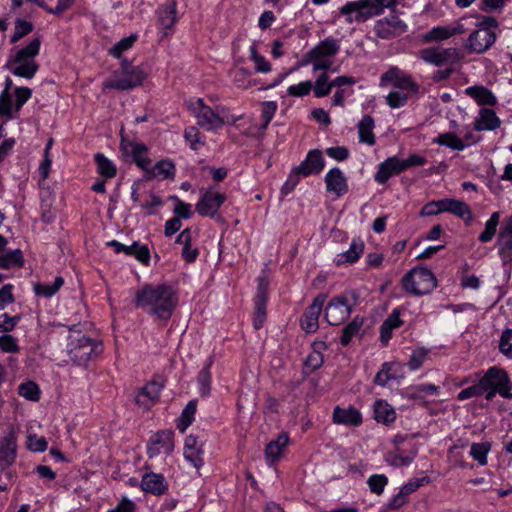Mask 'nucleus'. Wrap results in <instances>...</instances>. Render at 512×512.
Wrapping results in <instances>:
<instances>
[{"instance_id": "nucleus-63", "label": "nucleus", "mask_w": 512, "mask_h": 512, "mask_svg": "<svg viewBox=\"0 0 512 512\" xmlns=\"http://www.w3.org/2000/svg\"><path fill=\"white\" fill-rule=\"evenodd\" d=\"M0 348L4 352L8 353H16L19 351V346L17 344L16 338L9 334L0 337Z\"/></svg>"}, {"instance_id": "nucleus-9", "label": "nucleus", "mask_w": 512, "mask_h": 512, "mask_svg": "<svg viewBox=\"0 0 512 512\" xmlns=\"http://www.w3.org/2000/svg\"><path fill=\"white\" fill-rule=\"evenodd\" d=\"M69 346L70 358L78 365H85L98 347L91 338L86 336L71 340Z\"/></svg>"}, {"instance_id": "nucleus-47", "label": "nucleus", "mask_w": 512, "mask_h": 512, "mask_svg": "<svg viewBox=\"0 0 512 512\" xmlns=\"http://www.w3.org/2000/svg\"><path fill=\"white\" fill-rule=\"evenodd\" d=\"M95 161L97 164L98 172L102 176L106 178H113L116 175L115 165L103 154L97 153L95 155Z\"/></svg>"}, {"instance_id": "nucleus-33", "label": "nucleus", "mask_w": 512, "mask_h": 512, "mask_svg": "<svg viewBox=\"0 0 512 512\" xmlns=\"http://www.w3.org/2000/svg\"><path fill=\"white\" fill-rule=\"evenodd\" d=\"M288 441H289L288 434L282 433L277 437L276 440L271 441L267 445L265 454H266V459L269 464L274 463L281 457L285 447L288 444Z\"/></svg>"}, {"instance_id": "nucleus-45", "label": "nucleus", "mask_w": 512, "mask_h": 512, "mask_svg": "<svg viewBox=\"0 0 512 512\" xmlns=\"http://www.w3.org/2000/svg\"><path fill=\"white\" fill-rule=\"evenodd\" d=\"M314 95L317 98H322L331 92L333 88L331 85V81H329V76L326 72L321 73L315 81L314 86L312 85Z\"/></svg>"}, {"instance_id": "nucleus-22", "label": "nucleus", "mask_w": 512, "mask_h": 512, "mask_svg": "<svg viewBox=\"0 0 512 512\" xmlns=\"http://www.w3.org/2000/svg\"><path fill=\"white\" fill-rule=\"evenodd\" d=\"M498 242L499 254L503 262H512V217L501 228Z\"/></svg>"}, {"instance_id": "nucleus-34", "label": "nucleus", "mask_w": 512, "mask_h": 512, "mask_svg": "<svg viewBox=\"0 0 512 512\" xmlns=\"http://www.w3.org/2000/svg\"><path fill=\"white\" fill-rule=\"evenodd\" d=\"M161 386L158 383L151 382L144 386L136 396L138 405L149 408L151 404L159 397Z\"/></svg>"}, {"instance_id": "nucleus-60", "label": "nucleus", "mask_w": 512, "mask_h": 512, "mask_svg": "<svg viewBox=\"0 0 512 512\" xmlns=\"http://www.w3.org/2000/svg\"><path fill=\"white\" fill-rule=\"evenodd\" d=\"M484 394V387L481 385V379L475 385L463 389L458 393L457 399L464 401L472 397H478Z\"/></svg>"}, {"instance_id": "nucleus-3", "label": "nucleus", "mask_w": 512, "mask_h": 512, "mask_svg": "<svg viewBox=\"0 0 512 512\" xmlns=\"http://www.w3.org/2000/svg\"><path fill=\"white\" fill-rule=\"evenodd\" d=\"M396 0H357L347 2L340 8V14L346 16L349 23L364 22L394 6Z\"/></svg>"}, {"instance_id": "nucleus-14", "label": "nucleus", "mask_w": 512, "mask_h": 512, "mask_svg": "<svg viewBox=\"0 0 512 512\" xmlns=\"http://www.w3.org/2000/svg\"><path fill=\"white\" fill-rule=\"evenodd\" d=\"M325 300L326 296L320 294L314 298L313 302L305 310L300 320L301 327L305 332L313 333L318 329V320Z\"/></svg>"}, {"instance_id": "nucleus-13", "label": "nucleus", "mask_w": 512, "mask_h": 512, "mask_svg": "<svg viewBox=\"0 0 512 512\" xmlns=\"http://www.w3.org/2000/svg\"><path fill=\"white\" fill-rule=\"evenodd\" d=\"M173 438L174 432L172 430L158 431L149 441L148 456L153 458L161 454H170L174 449Z\"/></svg>"}, {"instance_id": "nucleus-7", "label": "nucleus", "mask_w": 512, "mask_h": 512, "mask_svg": "<svg viewBox=\"0 0 512 512\" xmlns=\"http://www.w3.org/2000/svg\"><path fill=\"white\" fill-rule=\"evenodd\" d=\"M121 73L122 76H118L116 72L114 79L106 81L104 88L106 89H117V90H128L142 84L145 79V73L140 67L131 65L126 59L121 61Z\"/></svg>"}, {"instance_id": "nucleus-48", "label": "nucleus", "mask_w": 512, "mask_h": 512, "mask_svg": "<svg viewBox=\"0 0 512 512\" xmlns=\"http://www.w3.org/2000/svg\"><path fill=\"white\" fill-rule=\"evenodd\" d=\"M491 449V445L488 442L482 443H473L470 449V455L476 460L480 465L487 464V454Z\"/></svg>"}, {"instance_id": "nucleus-57", "label": "nucleus", "mask_w": 512, "mask_h": 512, "mask_svg": "<svg viewBox=\"0 0 512 512\" xmlns=\"http://www.w3.org/2000/svg\"><path fill=\"white\" fill-rule=\"evenodd\" d=\"M408 102V93L392 91L386 96V103L389 107L395 109L403 107Z\"/></svg>"}, {"instance_id": "nucleus-21", "label": "nucleus", "mask_w": 512, "mask_h": 512, "mask_svg": "<svg viewBox=\"0 0 512 512\" xmlns=\"http://www.w3.org/2000/svg\"><path fill=\"white\" fill-rule=\"evenodd\" d=\"M121 146L123 152L130 155L138 167L143 170H148L151 161L146 157L147 148L144 144L136 142H122Z\"/></svg>"}, {"instance_id": "nucleus-50", "label": "nucleus", "mask_w": 512, "mask_h": 512, "mask_svg": "<svg viewBox=\"0 0 512 512\" xmlns=\"http://www.w3.org/2000/svg\"><path fill=\"white\" fill-rule=\"evenodd\" d=\"M450 213L463 219L465 222L472 221V211L463 201L452 199Z\"/></svg>"}, {"instance_id": "nucleus-52", "label": "nucleus", "mask_w": 512, "mask_h": 512, "mask_svg": "<svg viewBox=\"0 0 512 512\" xmlns=\"http://www.w3.org/2000/svg\"><path fill=\"white\" fill-rule=\"evenodd\" d=\"M137 40L136 34H131L128 37H125L121 39L119 42H117L111 49L110 54L116 58H120L122 53L132 47V45Z\"/></svg>"}, {"instance_id": "nucleus-35", "label": "nucleus", "mask_w": 512, "mask_h": 512, "mask_svg": "<svg viewBox=\"0 0 512 512\" xmlns=\"http://www.w3.org/2000/svg\"><path fill=\"white\" fill-rule=\"evenodd\" d=\"M374 129V120L370 115H365L362 117L360 122L358 123V134L360 142L366 143L368 145L375 144V136L373 133Z\"/></svg>"}, {"instance_id": "nucleus-44", "label": "nucleus", "mask_w": 512, "mask_h": 512, "mask_svg": "<svg viewBox=\"0 0 512 512\" xmlns=\"http://www.w3.org/2000/svg\"><path fill=\"white\" fill-rule=\"evenodd\" d=\"M212 365V358H209L205 367L199 372L197 381L199 384V391L202 396L209 394L211 389V375L210 367Z\"/></svg>"}, {"instance_id": "nucleus-26", "label": "nucleus", "mask_w": 512, "mask_h": 512, "mask_svg": "<svg viewBox=\"0 0 512 512\" xmlns=\"http://www.w3.org/2000/svg\"><path fill=\"white\" fill-rule=\"evenodd\" d=\"M333 420L338 424L347 426H359L362 422V417L361 413L353 407H336L333 412Z\"/></svg>"}, {"instance_id": "nucleus-4", "label": "nucleus", "mask_w": 512, "mask_h": 512, "mask_svg": "<svg viewBox=\"0 0 512 512\" xmlns=\"http://www.w3.org/2000/svg\"><path fill=\"white\" fill-rule=\"evenodd\" d=\"M187 106L196 119V124L206 131H216L225 123L224 117L221 114L223 108L217 107L212 109L206 105L202 98L189 101Z\"/></svg>"}, {"instance_id": "nucleus-40", "label": "nucleus", "mask_w": 512, "mask_h": 512, "mask_svg": "<svg viewBox=\"0 0 512 512\" xmlns=\"http://www.w3.org/2000/svg\"><path fill=\"white\" fill-rule=\"evenodd\" d=\"M415 455V451L404 454L402 451L397 450L395 452L388 453L386 456V461L394 467L408 466L414 460Z\"/></svg>"}, {"instance_id": "nucleus-54", "label": "nucleus", "mask_w": 512, "mask_h": 512, "mask_svg": "<svg viewBox=\"0 0 512 512\" xmlns=\"http://www.w3.org/2000/svg\"><path fill=\"white\" fill-rule=\"evenodd\" d=\"M184 138L189 142L191 149L195 151L199 150L204 145V142L200 138V132L195 126H190L185 129Z\"/></svg>"}, {"instance_id": "nucleus-6", "label": "nucleus", "mask_w": 512, "mask_h": 512, "mask_svg": "<svg viewBox=\"0 0 512 512\" xmlns=\"http://www.w3.org/2000/svg\"><path fill=\"white\" fill-rule=\"evenodd\" d=\"M357 302L354 291L332 298L325 308V319L330 325H340L351 314L353 306Z\"/></svg>"}, {"instance_id": "nucleus-49", "label": "nucleus", "mask_w": 512, "mask_h": 512, "mask_svg": "<svg viewBox=\"0 0 512 512\" xmlns=\"http://www.w3.org/2000/svg\"><path fill=\"white\" fill-rule=\"evenodd\" d=\"M18 394L29 401H38L40 398V389L35 382L27 381L19 385Z\"/></svg>"}, {"instance_id": "nucleus-15", "label": "nucleus", "mask_w": 512, "mask_h": 512, "mask_svg": "<svg viewBox=\"0 0 512 512\" xmlns=\"http://www.w3.org/2000/svg\"><path fill=\"white\" fill-rule=\"evenodd\" d=\"M225 200V194L214 190H207L196 204V211L201 216L213 217Z\"/></svg>"}, {"instance_id": "nucleus-2", "label": "nucleus", "mask_w": 512, "mask_h": 512, "mask_svg": "<svg viewBox=\"0 0 512 512\" xmlns=\"http://www.w3.org/2000/svg\"><path fill=\"white\" fill-rule=\"evenodd\" d=\"M41 45L40 38H34L30 43L19 49L14 56H11L7 63V69L15 76L31 79L39 69L35 57L39 54Z\"/></svg>"}, {"instance_id": "nucleus-39", "label": "nucleus", "mask_w": 512, "mask_h": 512, "mask_svg": "<svg viewBox=\"0 0 512 512\" xmlns=\"http://www.w3.org/2000/svg\"><path fill=\"white\" fill-rule=\"evenodd\" d=\"M434 142L441 146H446L456 151H462L466 147L464 140L458 138L455 134L450 132L440 134L434 140Z\"/></svg>"}, {"instance_id": "nucleus-36", "label": "nucleus", "mask_w": 512, "mask_h": 512, "mask_svg": "<svg viewBox=\"0 0 512 512\" xmlns=\"http://www.w3.org/2000/svg\"><path fill=\"white\" fill-rule=\"evenodd\" d=\"M24 265V258L22 251L20 249L15 250H5L0 255V268L1 269H11V268H21Z\"/></svg>"}, {"instance_id": "nucleus-16", "label": "nucleus", "mask_w": 512, "mask_h": 512, "mask_svg": "<svg viewBox=\"0 0 512 512\" xmlns=\"http://www.w3.org/2000/svg\"><path fill=\"white\" fill-rule=\"evenodd\" d=\"M496 40V34L489 29H476L467 39L466 48L472 53H483L489 49Z\"/></svg>"}, {"instance_id": "nucleus-28", "label": "nucleus", "mask_w": 512, "mask_h": 512, "mask_svg": "<svg viewBox=\"0 0 512 512\" xmlns=\"http://www.w3.org/2000/svg\"><path fill=\"white\" fill-rule=\"evenodd\" d=\"M363 251H364L363 241L360 239H354L351 242L350 248L347 251L337 254V256L335 258V263L338 266L343 265V264H352L360 258Z\"/></svg>"}, {"instance_id": "nucleus-24", "label": "nucleus", "mask_w": 512, "mask_h": 512, "mask_svg": "<svg viewBox=\"0 0 512 512\" xmlns=\"http://www.w3.org/2000/svg\"><path fill=\"white\" fill-rule=\"evenodd\" d=\"M339 48V41L333 37H328L310 50L306 58L332 57L339 51Z\"/></svg>"}, {"instance_id": "nucleus-8", "label": "nucleus", "mask_w": 512, "mask_h": 512, "mask_svg": "<svg viewBox=\"0 0 512 512\" xmlns=\"http://www.w3.org/2000/svg\"><path fill=\"white\" fill-rule=\"evenodd\" d=\"M481 385L484 390L492 388L498 391V394L503 398H512V382L508 373L502 368L490 367L481 377Z\"/></svg>"}, {"instance_id": "nucleus-29", "label": "nucleus", "mask_w": 512, "mask_h": 512, "mask_svg": "<svg viewBox=\"0 0 512 512\" xmlns=\"http://www.w3.org/2000/svg\"><path fill=\"white\" fill-rule=\"evenodd\" d=\"M403 324L400 319V311L394 309L380 327V341L383 345H387L392 337L394 329L399 328Z\"/></svg>"}, {"instance_id": "nucleus-18", "label": "nucleus", "mask_w": 512, "mask_h": 512, "mask_svg": "<svg viewBox=\"0 0 512 512\" xmlns=\"http://www.w3.org/2000/svg\"><path fill=\"white\" fill-rule=\"evenodd\" d=\"M324 180L328 192L334 193L338 197L347 193V179L339 168L330 169L325 175Z\"/></svg>"}, {"instance_id": "nucleus-23", "label": "nucleus", "mask_w": 512, "mask_h": 512, "mask_svg": "<svg viewBox=\"0 0 512 512\" xmlns=\"http://www.w3.org/2000/svg\"><path fill=\"white\" fill-rule=\"evenodd\" d=\"M158 24L171 29L177 21V0H168L157 9Z\"/></svg>"}, {"instance_id": "nucleus-55", "label": "nucleus", "mask_w": 512, "mask_h": 512, "mask_svg": "<svg viewBox=\"0 0 512 512\" xmlns=\"http://www.w3.org/2000/svg\"><path fill=\"white\" fill-rule=\"evenodd\" d=\"M277 102L275 101H266L262 103L261 110V118L263 123L261 124V129H266L269 125L270 121L273 119L275 112L277 110Z\"/></svg>"}, {"instance_id": "nucleus-56", "label": "nucleus", "mask_w": 512, "mask_h": 512, "mask_svg": "<svg viewBox=\"0 0 512 512\" xmlns=\"http://www.w3.org/2000/svg\"><path fill=\"white\" fill-rule=\"evenodd\" d=\"M32 30H33L32 23L25 21V20L18 19L15 22V30H14L13 35L11 36V42L12 43L18 42L21 38H23L24 36L29 34Z\"/></svg>"}, {"instance_id": "nucleus-58", "label": "nucleus", "mask_w": 512, "mask_h": 512, "mask_svg": "<svg viewBox=\"0 0 512 512\" xmlns=\"http://www.w3.org/2000/svg\"><path fill=\"white\" fill-rule=\"evenodd\" d=\"M428 355V350L425 348H417L415 349L409 359L408 366L410 370H417L419 369L424 361L426 360Z\"/></svg>"}, {"instance_id": "nucleus-30", "label": "nucleus", "mask_w": 512, "mask_h": 512, "mask_svg": "<svg viewBox=\"0 0 512 512\" xmlns=\"http://www.w3.org/2000/svg\"><path fill=\"white\" fill-rule=\"evenodd\" d=\"M266 293L260 286L254 298L253 326L256 330L262 328L266 320Z\"/></svg>"}, {"instance_id": "nucleus-31", "label": "nucleus", "mask_w": 512, "mask_h": 512, "mask_svg": "<svg viewBox=\"0 0 512 512\" xmlns=\"http://www.w3.org/2000/svg\"><path fill=\"white\" fill-rule=\"evenodd\" d=\"M465 93L473 98L478 105H490L493 106L496 104L497 99L494 94L486 87L481 85H475L466 88Z\"/></svg>"}, {"instance_id": "nucleus-20", "label": "nucleus", "mask_w": 512, "mask_h": 512, "mask_svg": "<svg viewBox=\"0 0 512 512\" xmlns=\"http://www.w3.org/2000/svg\"><path fill=\"white\" fill-rule=\"evenodd\" d=\"M403 171L405 170L402 159L390 157L379 165L378 171L375 174V180L380 184H384L391 176Z\"/></svg>"}, {"instance_id": "nucleus-46", "label": "nucleus", "mask_w": 512, "mask_h": 512, "mask_svg": "<svg viewBox=\"0 0 512 512\" xmlns=\"http://www.w3.org/2000/svg\"><path fill=\"white\" fill-rule=\"evenodd\" d=\"M499 218V212L492 213L491 217L485 223L484 231L479 235V240L481 242L486 243L492 240L499 224Z\"/></svg>"}, {"instance_id": "nucleus-51", "label": "nucleus", "mask_w": 512, "mask_h": 512, "mask_svg": "<svg viewBox=\"0 0 512 512\" xmlns=\"http://www.w3.org/2000/svg\"><path fill=\"white\" fill-rule=\"evenodd\" d=\"M387 483L388 478L384 474L371 475L367 480L370 491L376 495H381L383 493Z\"/></svg>"}, {"instance_id": "nucleus-32", "label": "nucleus", "mask_w": 512, "mask_h": 512, "mask_svg": "<svg viewBox=\"0 0 512 512\" xmlns=\"http://www.w3.org/2000/svg\"><path fill=\"white\" fill-rule=\"evenodd\" d=\"M141 487L145 492L159 495L166 490V483L162 475L146 473L142 478Z\"/></svg>"}, {"instance_id": "nucleus-59", "label": "nucleus", "mask_w": 512, "mask_h": 512, "mask_svg": "<svg viewBox=\"0 0 512 512\" xmlns=\"http://www.w3.org/2000/svg\"><path fill=\"white\" fill-rule=\"evenodd\" d=\"M512 329H505L500 337L499 349L502 354L508 358H512Z\"/></svg>"}, {"instance_id": "nucleus-64", "label": "nucleus", "mask_w": 512, "mask_h": 512, "mask_svg": "<svg viewBox=\"0 0 512 512\" xmlns=\"http://www.w3.org/2000/svg\"><path fill=\"white\" fill-rule=\"evenodd\" d=\"M249 72L243 68L237 69L233 73L234 83L237 87L247 89L251 86V81L248 79Z\"/></svg>"}, {"instance_id": "nucleus-61", "label": "nucleus", "mask_w": 512, "mask_h": 512, "mask_svg": "<svg viewBox=\"0 0 512 512\" xmlns=\"http://www.w3.org/2000/svg\"><path fill=\"white\" fill-rule=\"evenodd\" d=\"M312 89L311 81H303L297 85L289 86L287 89V93L293 97H303L310 93Z\"/></svg>"}, {"instance_id": "nucleus-43", "label": "nucleus", "mask_w": 512, "mask_h": 512, "mask_svg": "<svg viewBox=\"0 0 512 512\" xmlns=\"http://www.w3.org/2000/svg\"><path fill=\"white\" fill-rule=\"evenodd\" d=\"M196 413V402L190 401L183 409L180 418L177 421V428L181 432H185V430L191 425L194 415Z\"/></svg>"}, {"instance_id": "nucleus-5", "label": "nucleus", "mask_w": 512, "mask_h": 512, "mask_svg": "<svg viewBox=\"0 0 512 512\" xmlns=\"http://www.w3.org/2000/svg\"><path fill=\"white\" fill-rule=\"evenodd\" d=\"M402 286L407 293L421 296L430 293L437 286V280L430 269L413 268L402 278Z\"/></svg>"}, {"instance_id": "nucleus-11", "label": "nucleus", "mask_w": 512, "mask_h": 512, "mask_svg": "<svg viewBox=\"0 0 512 512\" xmlns=\"http://www.w3.org/2000/svg\"><path fill=\"white\" fill-rule=\"evenodd\" d=\"M421 58L436 66L453 64L459 60V52L456 48L430 47L421 51Z\"/></svg>"}, {"instance_id": "nucleus-10", "label": "nucleus", "mask_w": 512, "mask_h": 512, "mask_svg": "<svg viewBox=\"0 0 512 512\" xmlns=\"http://www.w3.org/2000/svg\"><path fill=\"white\" fill-rule=\"evenodd\" d=\"M388 83H392L395 88L407 91L411 94H417L419 92V85L416 84L409 75L404 74L397 67H392L382 74L380 86H386Z\"/></svg>"}, {"instance_id": "nucleus-12", "label": "nucleus", "mask_w": 512, "mask_h": 512, "mask_svg": "<svg viewBox=\"0 0 512 512\" xmlns=\"http://www.w3.org/2000/svg\"><path fill=\"white\" fill-rule=\"evenodd\" d=\"M407 29V25L397 16L390 15L375 23L374 31L382 39H391L400 36Z\"/></svg>"}, {"instance_id": "nucleus-38", "label": "nucleus", "mask_w": 512, "mask_h": 512, "mask_svg": "<svg viewBox=\"0 0 512 512\" xmlns=\"http://www.w3.org/2000/svg\"><path fill=\"white\" fill-rule=\"evenodd\" d=\"M375 419L379 423L389 424L395 421L396 413L394 409L385 401H376L374 406Z\"/></svg>"}, {"instance_id": "nucleus-41", "label": "nucleus", "mask_w": 512, "mask_h": 512, "mask_svg": "<svg viewBox=\"0 0 512 512\" xmlns=\"http://www.w3.org/2000/svg\"><path fill=\"white\" fill-rule=\"evenodd\" d=\"M150 173L153 177L161 179L174 178L175 166L169 160H162L155 164Z\"/></svg>"}, {"instance_id": "nucleus-1", "label": "nucleus", "mask_w": 512, "mask_h": 512, "mask_svg": "<svg viewBox=\"0 0 512 512\" xmlns=\"http://www.w3.org/2000/svg\"><path fill=\"white\" fill-rule=\"evenodd\" d=\"M178 304L175 290L167 284L145 285L136 292L135 305L158 319L171 318Z\"/></svg>"}, {"instance_id": "nucleus-25", "label": "nucleus", "mask_w": 512, "mask_h": 512, "mask_svg": "<svg viewBox=\"0 0 512 512\" xmlns=\"http://www.w3.org/2000/svg\"><path fill=\"white\" fill-rule=\"evenodd\" d=\"M500 125L501 120L497 117L494 110L482 108L474 122V129L476 131L495 130L499 128Z\"/></svg>"}, {"instance_id": "nucleus-37", "label": "nucleus", "mask_w": 512, "mask_h": 512, "mask_svg": "<svg viewBox=\"0 0 512 512\" xmlns=\"http://www.w3.org/2000/svg\"><path fill=\"white\" fill-rule=\"evenodd\" d=\"M439 390L440 387L434 384H419L407 388L406 395L411 400H423L426 395H437Z\"/></svg>"}, {"instance_id": "nucleus-53", "label": "nucleus", "mask_w": 512, "mask_h": 512, "mask_svg": "<svg viewBox=\"0 0 512 512\" xmlns=\"http://www.w3.org/2000/svg\"><path fill=\"white\" fill-rule=\"evenodd\" d=\"M12 95L8 91H2L0 94V115L7 119H13Z\"/></svg>"}, {"instance_id": "nucleus-62", "label": "nucleus", "mask_w": 512, "mask_h": 512, "mask_svg": "<svg viewBox=\"0 0 512 512\" xmlns=\"http://www.w3.org/2000/svg\"><path fill=\"white\" fill-rule=\"evenodd\" d=\"M48 443L44 437L31 434L27 438V447L33 452H43L47 449Z\"/></svg>"}, {"instance_id": "nucleus-42", "label": "nucleus", "mask_w": 512, "mask_h": 512, "mask_svg": "<svg viewBox=\"0 0 512 512\" xmlns=\"http://www.w3.org/2000/svg\"><path fill=\"white\" fill-rule=\"evenodd\" d=\"M363 318L355 317L342 331V335L340 338V342L343 346H347L351 339L356 336L362 325H363Z\"/></svg>"}, {"instance_id": "nucleus-17", "label": "nucleus", "mask_w": 512, "mask_h": 512, "mask_svg": "<svg viewBox=\"0 0 512 512\" xmlns=\"http://www.w3.org/2000/svg\"><path fill=\"white\" fill-rule=\"evenodd\" d=\"M325 166L323 153L319 149L310 150L306 158L296 167V172L302 177L319 174Z\"/></svg>"}, {"instance_id": "nucleus-27", "label": "nucleus", "mask_w": 512, "mask_h": 512, "mask_svg": "<svg viewBox=\"0 0 512 512\" xmlns=\"http://www.w3.org/2000/svg\"><path fill=\"white\" fill-rule=\"evenodd\" d=\"M463 32L464 28L460 24L455 27L437 26L425 33L423 39L425 42L443 41L454 35L462 34Z\"/></svg>"}, {"instance_id": "nucleus-19", "label": "nucleus", "mask_w": 512, "mask_h": 512, "mask_svg": "<svg viewBox=\"0 0 512 512\" xmlns=\"http://www.w3.org/2000/svg\"><path fill=\"white\" fill-rule=\"evenodd\" d=\"M17 457V443L13 434L0 440V468L5 469L14 464Z\"/></svg>"}]
</instances>
